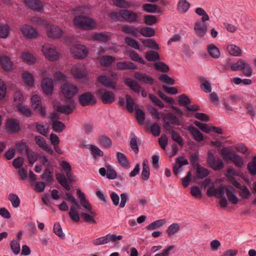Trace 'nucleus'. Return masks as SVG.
I'll use <instances>...</instances> for the list:
<instances>
[{
	"mask_svg": "<svg viewBox=\"0 0 256 256\" xmlns=\"http://www.w3.org/2000/svg\"><path fill=\"white\" fill-rule=\"evenodd\" d=\"M140 32L145 37H152L155 35V30L153 28L148 26H144L141 28Z\"/></svg>",
	"mask_w": 256,
	"mask_h": 256,
	"instance_id": "obj_38",
	"label": "nucleus"
},
{
	"mask_svg": "<svg viewBox=\"0 0 256 256\" xmlns=\"http://www.w3.org/2000/svg\"><path fill=\"white\" fill-rule=\"evenodd\" d=\"M96 94L100 96V99L104 104H110L115 100V96L112 91H104V89L100 88L96 92Z\"/></svg>",
	"mask_w": 256,
	"mask_h": 256,
	"instance_id": "obj_13",
	"label": "nucleus"
},
{
	"mask_svg": "<svg viewBox=\"0 0 256 256\" xmlns=\"http://www.w3.org/2000/svg\"><path fill=\"white\" fill-rule=\"evenodd\" d=\"M78 102L82 106H92L96 103V99L90 92H85L78 97Z\"/></svg>",
	"mask_w": 256,
	"mask_h": 256,
	"instance_id": "obj_9",
	"label": "nucleus"
},
{
	"mask_svg": "<svg viewBox=\"0 0 256 256\" xmlns=\"http://www.w3.org/2000/svg\"><path fill=\"white\" fill-rule=\"evenodd\" d=\"M150 175V172L149 166L144 160L142 164V170L141 173L142 178L144 180H146L149 178Z\"/></svg>",
	"mask_w": 256,
	"mask_h": 256,
	"instance_id": "obj_43",
	"label": "nucleus"
},
{
	"mask_svg": "<svg viewBox=\"0 0 256 256\" xmlns=\"http://www.w3.org/2000/svg\"><path fill=\"white\" fill-rule=\"evenodd\" d=\"M116 156L118 162L121 166L125 168L130 167V163L126 156L124 154L118 152L116 153Z\"/></svg>",
	"mask_w": 256,
	"mask_h": 256,
	"instance_id": "obj_36",
	"label": "nucleus"
},
{
	"mask_svg": "<svg viewBox=\"0 0 256 256\" xmlns=\"http://www.w3.org/2000/svg\"><path fill=\"white\" fill-rule=\"evenodd\" d=\"M158 79L160 80V81L168 84L173 85L174 84L175 82L174 80L172 78H170L167 74H161L159 76Z\"/></svg>",
	"mask_w": 256,
	"mask_h": 256,
	"instance_id": "obj_63",
	"label": "nucleus"
},
{
	"mask_svg": "<svg viewBox=\"0 0 256 256\" xmlns=\"http://www.w3.org/2000/svg\"><path fill=\"white\" fill-rule=\"evenodd\" d=\"M80 216L82 218L83 220L85 222L93 224L96 223V221L94 219V217H95L96 216H94L90 214H88L85 212H82L80 214Z\"/></svg>",
	"mask_w": 256,
	"mask_h": 256,
	"instance_id": "obj_60",
	"label": "nucleus"
},
{
	"mask_svg": "<svg viewBox=\"0 0 256 256\" xmlns=\"http://www.w3.org/2000/svg\"><path fill=\"white\" fill-rule=\"evenodd\" d=\"M196 174L199 178H203L206 177L209 174V172L208 169L205 168L198 166L196 170Z\"/></svg>",
	"mask_w": 256,
	"mask_h": 256,
	"instance_id": "obj_56",
	"label": "nucleus"
},
{
	"mask_svg": "<svg viewBox=\"0 0 256 256\" xmlns=\"http://www.w3.org/2000/svg\"><path fill=\"white\" fill-rule=\"evenodd\" d=\"M124 41L126 44L130 46L136 50H138L140 48L138 42L130 37H126L124 39Z\"/></svg>",
	"mask_w": 256,
	"mask_h": 256,
	"instance_id": "obj_64",
	"label": "nucleus"
},
{
	"mask_svg": "<svg viewBox=\"0 0 256 256\" xmlns=\"http://www.w3.org/2000/svg\"><path fill=\"white\" fill-rule=\"evenodd\" d=\"M114 4L120 8H128L130 7L131 4L126 0H112Z\"/></svg>",
	"mask_w": 256,
	"mask_h": 256,
	"instance_id": "obj_54",
	"label": "nucleus"
},
{
	"mask_svg": "<svg viewBox=\"0 0 256 256\" xmlns=\"http://www.w3.org/2000/svg\"><path fill=\"white\" fill-rule=\"evenodd\" d=\"M0 64L2 68L6 71H10L12 70V62L7 56H0Z\"/></svg>",
	"mask_w": 256,
	"mask_h": 256,
	"instance_id": "obj_24",
	"label": "nucleus"
},
{
	"mask_svg": "<svg viewBox=\"0 0 256 256\" xmlns=\"http://www.w3.org/2000/svg\"><path fill=\"white\" fill-rule=\"evenodd\" d=\"M10 26L6 24H0V38H6L10 33Z\"/></svg>",
	"mask_w": 256,
	"mask_h": 256,
	"instance_id": "obj_51",
	"label": "nucleus"
},
{
	"mask_svg": "<svg viewBox=\"0 0 256 256\" xmlns=\"http://www.w3.org/2000/svg\"><path fill=\"white\" fill-rule=\"evenodd\" d=\"M53 168H52L50 170V168H48L45 169L43 174L41 176V178L46 182L48 184H51L54 180L53 176Z\"/></svg>",
	"mask_w": 256,
	"mask_h": 256,
	"instance_id": "obj_29",
	"label": "nucleus"
},
{
	"mask_svg": "<svg viewBox=\"0 0 256 256\" xmlns=\"http://www.w3.org/2000/svg\"><path fill=\"white\" fill-rule=\"evenodd\" d=\"M66 103L68 104L67 105H60L54 104V107L56 108V110L60 113L68 114L72 113L74 108V102L68 101L64 100Z\"/></svg>",
	"mask_w": 256,
	"mask_h": 256,
	"instance_id": "obj_14",
	"label": "nucleus"
},
{
	"mask_svg": "<svg viewBox=\"0 0 256 256\" xmlns=\"http://www.w3.org/2000/svg\"><path fill=\"white\" fill-rule=\"evenodd\" d=\"M194 30L198 36L202 38L207 32V27L204 24H202L201 22L198 21L194 24Z\"/></svg>",
	"mask_w": 256,
	"mask_h": 256,
	"instance_id": "obj_23",
	"label": "nucleus"
},
{
	"mask_svg": "<svg viewBox=\"0 0 256 256\" xmlns=\"http://www.w3.org/2000/svg\"><path fill=\"white\" fill-rule=\"evenodd\" d=\"M116 67L118 69L122 70L137 69L136 66L130 62H118L116 63Z\"/></svg>",
	"mask_w": 256,
	"mask_h": 256,
	"instance_id": "obj_27",
	"label": "nucleus"
},
{
	"mask_svg": "<svg viewBox=\"0 0 256 256\" xmlns=\"http://www.w3.org/2000/svg\"><path fill=\"white\" fill-rule=\"evenodd\" d=\"M161 116L162 118L164 120L163 126L164 129L171 134H172V132L175 131L173 130V126H170V124L178 126L181 125V122L178 118L172 112L162 113Z\"/></svg>",
	"mask_w": 256,
	"mask_h": 256,
	"instance_id": "obj_2",
	"label": "nucleus"
},
{
	"mask_svg": "<svg viewBox=\"0 0 256 256\" xmlns=\"http://www.w3.org/2000/svg\"><path fill=\"white\" fill-rule=\"evenodd\" d=\"M126 108L129 112H132L134 111V102L130 96L127 94L126 95Z\"/></svg>",
	"mask_w": 256,
	"mask_h": 256,
	"instance_id": "obj_46",
	"label": "nucleus"
},
{
	"mask_svg": "<svg viewBox=\"0 0 256 256\" xmlns=\"http://www.w3.org/2000/svg\"><path fill=\"white\" fill-rule=\"evenodd\" d=\"M230 69L233 71L244 70L243 73L248 76H251L252 73L250 65L242 59H239L236 62L232 64Z\"/></svg>",
	"mask_w": 256,
	"mask_h": 256,
	"instance_id": "obj_7",
	"label": "nucleus"
},
{
	"mask_svg": "<svg viewBox=\"0 0 256 256\" xmlns=\"http://www.w3.org/2000/svg\"><path fill=\"white\" fill-rule=\"evenodd\" d=\"M42 51L46 58L50 61L56 60L59 58L58 52H56L55 47L52 46L50 44L43 46Z\"/></svg>",
	"mask_w": 256,
	"mask_h": 256,
	"instance_id": "obj_10",
	"label": "nucleus"
},
{
	"mask_svg": "<svg viewBox=\"0 0 256 256\" xmlns=\"http://www.w3.org/2000/svg\"><path fill=\"white\" fill-rule=\"evenodd\" d=\"M116 58L112 56H103L100 58V62L102 66L109 67L115 61Z\"/></svg>",
	"mask_w": 256,
	"mask_h": 256,
	"instance_id": "obj_28",
	"label": "nucleus"
},
{
	"mask_svg": "<svg viewBox=\"0 0 256 256\" xmlns=\"http://www.w3.org/2000/svg\"><path fill=\"white\" fill-rule=\"evenodd\" d=\"M29 163L31 165H33L34 164L37 160L38 158V154L34 152L32 149L28 152L26 154Z\"/></svg>",
	"mask_w": 256,
	"mask_h": 256,
	"instance_id": "obj_52",
	"label": "nucleus"
},
{
	"mask_svg": "<svg viewBox=\"0 0 256 256\" xmlns=\"http://www.w3.org/2000/svg\"><path fill=\"white\" fill-rule=\"evenodd\" d=\"M145 58L150 62H155L160 59L158 53L154 50H150L146 53Z\"/></svg>",
	"mask_w": 256,
	"mask_h": 256,
	"instance_id": "obj_35",
	"label": "nucleus"
},
{
	"mask_svg": "<svg viewBox=\"0 0 256 256\" xmlns=\"http://www.w3.org/2000/svg\"><path fill=\"white\" fill-rule=\"evenodd\" d=\"M53 230L54 233L60 238L64 239V238L65 236L62 232V230L60 223L57 222L54 224Z\"/></svg>",
	"mask_w": 256,
	"mask_h": 256,
	"instance_id": "obj_61",
	"label": "nucleus"
},
{
	"mask_svg": "<svg viewBox=\"0 0 256 256\" xmlns=\"http://www.w3.org/2000/svg\"><path fill=\"white\" fill-rule=\"evenodd\" d=\"M6 128L12 132H17L20 130L19 122L15 118L8 119L6 122Z\"/></svg>",
	"mask_w": 256,
	"mask_h": 256,
	"instance_id": "obj_17",
	"label": "nucleus"
},
{
	"mask_svg": "<svg viewBox=\"0 0 256 256\" xmlns=\"http://www.w3.org/2000/svg\"><path fill=\"white\" fill-rule=\"evenodd\" d=\"M206 163L214 170H220L224 168V164L220 158H216L212 150L208 151Z\"/></svg>",
	"mask_w": 256,
	"mask_h": 256,
	"instance_id": "obj_6",
	"label": "nucleus"
},
{
	"mask_svg": "<svg viewBox=\"0 0 256 256\" xmlns=\"http://www.w3.org/2000/svg\"><path fill=\"white\" fill-rule=\"evenodd\" d=\"M142 40V42L144 46L145 47H147L148 48L154 49L156 50H158L160 49V47L158 44L153 39H145Z\"/></svg>",
	"mask_w": 256,
	"mask_h": 256,
	"instance_id": "obj_32",
	"label": "nucleus"
},
{
	"mask_svg": "<svg viewBox=\"0 0 256 256\" xmlns=\"http://www.w3.org/2000/svg\"><path fill=\"white\" fill-rule=\"evenodd\" d=\"M74 24L76 28L86 30H92L96 26L92 18L83 15H76L74 18Z\"/></svg>",
	"mask_w": 256,
	"mask_h": 256,
	"instance_id": "obj_1",
	"label": "nucleus"
},
{
	"mask_svg": "<svg viewBox=\"0 0 256 256\" xmlns=\"http://www.w3.org/2000/svg\"><path fill=\"white\" fill-rule=\"evenodd\" d=\"M165 223V220H158L148 225L146 228L148 230H153L162 226Z\"/></svg>",
	"mask_w": 256,
	"mask_h": 256,
	"instance_id": "obj_42",
	"label": "nucleus"
},
{
	"mask_svg": "<svg viewBox=\"0 0 256 256\" xmlns=\"http://www.w3.org/2000/svg\"><path fill=\"white\" fill-rule=\"evenodd\" d=\"M22 78L24 79L26 84L29 86H32L34 83V79L32 74L27 72H26L22 74Z\"/></svg>",
	"mask_w": 256,
	"mask_h": 256,
	"instance_id": "obj_41",
	"label": "nucleus"
},
{
	"mask_svg": "<svg viewBox=\"0 0 256 256\" xmlns=\"http://www.w3.org/2000/svg\"><path fill=\"white\" fill-rule=\"evenodd\" d=\"M72 56L77 59H83L86 58L88 54V50L82 45L78 44L73 46L70 48Z\"/></svg>",
	"mask_w": 256,
	"mask_h": 256,
	"instance_id": "obj_12",
	"label": "nucleus"
},
{
	"mask_svg": "<svg viewBox=\"0 0 256 256\" xmlns=\"http://www.w3.org/2000/svg\"><path fill=\"white\" fill-rule=\"evenodd\" d=\"M124 84L136 93H139L142 89L136 81L130 78H126L124 80Z\"/></svg>",
	"mask_w": 256,
	"mask_h": 256,
	"instance_id": "obj_25",
	"label": "nucleus"
},
{
	"mask_svg": "<svg viewBox=\"0 0 256 256\" xmlns=\"http://www.w3.org/2000/svg\"><path fill=\"white\" fill-rule=\"evenodd\" d=\"M144 23L148 26H152L157 22V18L155 16L146 15L144 16Z\"/></svg>",
	"mask_w": 256,
	"mask_h": 256,
	"instance_id": "obj_62",
	"label": "nucleus"
},
{
	"mask_svg": "<svg viewBox=\"0 0 256 256\" xmlns=\"http://www.w3.org/2000/svg\"><path fill=\"white\" fill-rule=\"evenodd\" d=\"M234 188L232 186L226 187V194L228 201L233 204H236L238 199L234 194Z\"/></svg>",
	"mask_w": 256,
	"mask_h": 256,
	"instance_id": "obj_21",
	"label": "nucleus"
},
{
	"mask_svg": "<svg viewBox=\"0 0 256 256\" xmlns=\"http://www.w3.org/2000/svg\"><path fill=\"white\" fill-rule=\"evenodd\" d=\"M134 76L140 81L150 85L152 84L154 82V78L146 74L136 72L134 74Z\"/></svg>",
	"mask_w": 256,
	"mask_h": 256,
	"instance_id": "obj_22",
	"label": "nucleus"
},
{
	"mask_svg": "<svg viewBox=\"0 0 256 256\" xmlns=\"http://www.w3.org/2000/svg\"><path fill=\"white\" fill-rule=\"evenodd\" d=\"M16 146L18 152L20 154H23L24 153H26V154L30 149L28 144L26 142H17L16 144Z\"/></svg>",
	"mask_w": 256,
	"mask_h": 256,
	"instance_id": "obj_33",
	"label": "nucleus"
},
{
	"mask_svg": "<svg viewBox=\"0 0 256 256\" xmlns=\"http://www.w3.org/2000/svg\"><path fill=\"white\" fill-rule=\"evenodd\" d=\"M26 6L29 8L36 11H40L42 8L40 0H24Z\"/></svg>",
	"mask_w": 256,
	"mask_h": 256,
	"instance_id": "obj_19",
	"label": "nucleus"
},
{
	"mask_svg": "<svg viewBox=\"0 0 256 256\" xmlns=\"http://www.w3.org/2000/svg\"><path fill=\"white\" fill-rule=\"evenodd\" d=\"M93 40L100 42H106L109 41L108 36L103 33H96L93 36Z\"/></svg>",
	"mask_w": 256,
	"mask_h": 256,
	"instance_id": "obj_49",
	"label": "nucleus"
},
{
	"mask_svg": "<svg viewBox=\"0 0 256 256\" xmlns=\"http://www.w3.org/2000/svg\"><path fill=\"white\" fill-rule=\"evenodd\" d=\"M220 153L224 160H230L236 166L239 168L242 167L244 162L240 156L230 151L226 147L221 150Z\"/></svg>",
	"mask_w": 256,
	"mask_h": 256,
	"instance_id": "obj_3",
	"label": "nucleus"
},
{
	"mask_svg": "<svg viewBox=\"0 0 256 256\" xmlns=\"http://www.w3.org/2000/svg\"><path fill=\"white\" fill-rule=\"evenodd\" d=\"M61 91L64 96L65 100L74 101L72 99L74 96L78 92V88L72 84L66 83L62 86Z\"/></svg>",
	"mask_w": 256,
	"mask_h": 256,
	"instance_id": "obj_5",
	"label": "nucleus"
},
{
	"mask_svg": "<svg viewBox=\"0 0 256 256\" xmlns=\"http://www.w3.org/2000/svg\"><path fill=\"white\" fill-rule=\"evenodd\" d=\"M18 111L26 116L28 117L32 114V111L28 107L22 106L20 103L17 105Z\"/></svg>",
	"mask_w": 256,
	"mask_h": 256,
	"instance_id": "obj_53",
	"label": "nucleus"
},
{
	"mask_svg": "<svg viewBox=\"0 0 256 256\" xmlns=\"http://www.w3.org/2000/svg\"><path fill=\"white\" fill-rule=\"evenodd\" d=\"M52 128L54 132H60L64 130L66 126L62 122L56 121L52 123Z\"/></svg>",
	"mask_w": 256,
	"mask_h": 256,
	"instance_id": "obj_57",
	"label": "nucleus"
},
{
	"mask_svg": "<svg viewBox=\"0 0 256 256\" xmlns=\"http://www.w3.org/2000/svg\"><path fill=\"white\" fill-rule=\"evenodd\" d=\"M129 56L132 60L142 64H146V62L142 58H140L139 54L134 50H132L130 52Z\"/></svg>",
	"mask_w": 256,
	"mask_h": 256,
	"instance_id": "obj_55",
	"label": "nucleus"
},
{
	"mask_svg": "<svg viewBox=\"0 0 256 256\" xmlns=\"http://www.w3.org/2000/svg\"><path fill=\"white\" fill-rule=\"evenodd\" d=\"M136 117L139 124H142L145 120L144 112L141 109L136 110Z\"/></svg>",
	"mask_w": 256,
	"mask_h": 256,
	"instance_id": "obj_59",
	"label": "nucleus"
},
{
	"mask_svg": "<svg viewBox=\"0 0 256 256\" xmlns=\"http://www.w3.org/2000/svg\"><path fill=\"white\" fill-rule=\"evenodd\" d=\"M122 32L132 34L134 37H137L138 36V30L137 28L129 26V25H124L122 27Z\"/></svg>",
	"mask_w": 256,
	"mask_h": 256,
	"instance_id": "obj_30",
	"label": "nucleus"
},
{
	"mask_svg": "<svg viewBox=\"0 0 256 256\" xmlns=\"http://www.w3.org/2000/svg\"><path fill=\"white\" fill-rule=\"evenodd\" d=\"M227 50L228 53L232 56H238L242 55L241 49L236 45H228L227 46Z\"/></svg>",
	"mask_w": 256,
	"mask_h": 256,
	"instance_id": "obj_34",
	"label": "nucleus"
},
{
	"mask_svg": "<svg viewBox=\"0 0 256 256\" xmlns=\"http://www.w3.org/2000/svg\"><path fill=\"white\" fill-rule=\"evenodd\" d=\"M20 30L24 35L28 38H36L38 34L37 32L32 26L24 24L20 26Z\"/></svg>",
	"mask_w": 256,
	"mask_h": 256,
	"instance_id": "obj_18",
	"label": "nucleus"
},
{
	"mask_svg": "<svg viewBox=\"0 0 256 256\" xmlns=\"http://www.w3.org/2000/svg\"><path fill=\"white\" fill-rule=\"evenodd\" d=\"M154 68L160 72H168L170 70L169 66L162 62H156L154 64Z\"/></svg>",
	"mask_w": 256,
	"mask_h": 256,
	"instance_id": "obj_45",
	"label": "nucleus"
},
{
	"mask_svg": "<svg viewBox=\"0 0 256 256\" xmlns=\"http://www.w3.org/2000/svg\"><path fill=\"white\" fill-rule=\"evenodd\" d=\"M178 102L179 106H184L186 108L191 103L190 98L185 94L180 95Z\"/></svg>",
	"mask_w": 256,
	"mask_h": 256,
	"instance_id": "obj_40",
	"label": "nucleus"
},
{
	"mask_svg": "<svg viewBox=\"0 0 256 256\" xmlns=\"http://www.w3.org/2000/svg\"><path fill=\"white\" fill-rule=\"evenodd\" d=\"M188 164V160L184 156H180L176 158V163L174 164L173 172L174 174L178 175L179 173V170L181 167Z\"/></svg>",
	"mask_w": 256,
	"mask_h": 256,
	"instance_id": "obj_20",
	"label": "nucleus"
},
{
	"mask_svg": "<svg viewBox=\"0 0 256 256\" xmlns=\"http://www.w3.org/2000/svg\"><path fill=\"white\" fill-rule=\"evenodd\" d=\"M42 88L44 93L46 95H51L54 90V84L52 78H44L42 81Z\"/></svg>",
	"mask_w": 256,
	"mask_h": 256,
	"instance_id": "obj_16",
	"label": "nucleus"
},
{
	"mask_svg": "<svg viewBox=\"0 0 256 256\" xmlns=\"http://www.w3.org/2000/svg\"><path fill=\"white\" fill-rule=\"evenodd\" d=\"M46 29L47 35L49 38H58L62 36V30L56 26L48 25Z\"/></svg>",
	"mask_w": 256,
	"mask_h": 256,
	"instance_id": "obj_15",
	"label": "nucleus"
},
{
	"mask_svg": "<svg viewBox=\"0 0 256 256\" xmlns=\"http://www.w3.org/2000/svg\"><path fill=\"white\" fill-rule=\"evenodd\" d=\"M208 52L209 54L214 58H218L220 56V51L218 48L214 44L208 46Z\"/></svg>",
	"mask_w": 256,
	"mask_h": 256,
	"instance_id": "obj_31",
	"label": "nucleus"
},
{
	"mask_svg": "<svg viewBox=\"0 0 256 256\" xmlns=\"http://www.w3.org/2000/svg\"><path fill=\"white\" fill-rule=\"evenodd\" d=\"M72 71L76 78H82L85 76V74L82 72L80 65L74 66L72 68Z\"/></svg>",
	"mask_w": 256,
	"mask_h": 256,
	"instance_id": "obj_39",
	"label": "nucleus"
},
{
	"mask_svg": "<svg viewBox=\"0 0 256 256\" xmlns=\"http://www.w3.org/2000/svg\"><path fill=\"white\" fill-rule=\"evenodd\" d=\"M112 78L110 79L106 76H100L98 78V81L105 87L114 90L118 78L116 74H112Z\"/></svg>",
	"mask_w": 256,
	"mask_h": 256,
	"instance_id": "obj_8",
	"label": "nucleus"
},
{
	"mask_svg": "<svg viewBox=\"0 0 256 256\" xmlns=\"http://www.w3.org/2000/svg\"><path fill=\"white\" fill-rule=\"evenodd\" d=\"M179 230L180 226L176 223H174L169 226L166 230V232L169 236H171L176 233Z\"/></svg>",
	"mask_w": 256,
	"mask_h": 256,
	"instance_id": "obj_58",
	"label": "nucleus"
},
{
	"mask_svg": "<svg viewBox=\"0 0 256 256\" xmlns=\"http://www.w3.org/2000/svg\"><path fill=\"white\" fill-rule=\"evenodd\" d=\"M56 176L59 184L67 190H70L68 183L77 180L75 176H73L72 171L66 172V176L62 174L57 173L56 174Z\"/></svg>",
	"mask_w": 256,
	"mask_h": 256,
	"instance_id": "obj_4",
	"label": "nucleus"
},
{
	"mask_svg": "<svg viewBox=\"0 0 256 256\" xmlns=\"http://www.w3.org/2000/svg\"><path fill=\"white\" fill-rule=\"evenodd\" d=\"M22 58V60L29 64H33L36 62L35 58L28 52H23Z\"/></svg>",
	"mask_w": 256,
	"mask_h": 256,
	"instance_id": "obj_50",
	"label": "nucleus"
},
{
	"mask_svg": "<svg viewBox=\"0 0 256 256\" xmlns=\"http://www.w3.org/2000/svg\"><path fill=\"white\" fill-rule=\"evenodd\" d=\"M190 6V3L186 0H180L178 4V10L180 12H186Z\"/></svg>",
	"mask_w": 256,
	"mask_h": 256,
	"instance_id": "obj_37",
	"label": "nucleus"
},
{
	"mask_svg": "<svg viewBox=\"0 0 256 256\" xmlns=\"http://www.w3.org/2000/svg\"><path fill=\"white\" fill-rule=\"evenodd\" d=\"M247 168L252 176L256 175V156H254L252 161L248 164Z\"/></svg>",
	"mask_w": 256,
	"mask_h": 256,
	"instance_id": "obj_47",
	"label": "nucleus"
},
{
	"mask_svg": "<svg viewBox=\"0 0 256 256\" xmlns=\"http://www.w3.org/2000/svg\"><path fill=\"white\" fill-rule=\"evenodd\" d=\"M120 14L122 20L129 23L137 22L138 20V14L132 10L122 9Z\"/></svg>",
	"mask_w": 256,
	"mask_h": 256,
	"instance_id": "obj_11",
	"label": "nucleus"
},
{
	"mask_svg": "<svg viewBox=\"0 0 256 256\" xmlns=\"http://www.w3.org/2000/svg\"><path fill=\"white\" fill-rule=\"evenodd\" d=\"M99 142L100 144L105 148H109L112 146L111 140L106 136H101L99 138Z\"/></svg>",
	"mask_w": 256,
	"mask_h": 256,
	"instance_id": "obj_48",
	"label": "nucleus"
},
{
	"mask_svg": "<svg viewBox=\"0 0 256 256\" xmlns=\"http://www.w3.org/2000/svg\"><path fill=\"white\" fill-rule=\"evenodd\" d=\"M188 130L193 136L194 138L197 142H200L204 140L203 134L200 132L193 126L188 127Z\"/></svg>",
	"mask_w": 256,
	"mask_h": 256,
	"instance_id": "obj_26",
	"label": "nucleus"
},
{
	"mask_svg": "<svg viewBox=\"0 0 256 256\" xmlns=\"http://www.w3.org/2000/svg\"><path fill=\"white\" fill-rule=\"evenodd\" d=\"M8 199L11 202L13 207L16 208L20 206V200L16 194L12 193L9 194Z\"/></svg>",
	"mask_w": 256,
	"mask_h": 256,
	"instance_id": "obj_44",
	"label": "nucleus"
}]
</instances>
